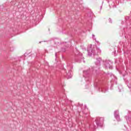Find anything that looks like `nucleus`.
Wrapping results in <instances>:
<instances>
[{
  "label": "nucleus",
  "mask_w": 131,
  "mask_h": 131,
  "mask_svg": "<svg viewBox=\"0 0 131 131\" xmlns=\"http://www.w3.org/2000/svg\"><path fill=\"white\" fill-rule=\"evenodd\" d=\"M101 119H102L103 120V121H104V118H101Z\"/></svg>",
  "instance_id": "f257e3e1"
},
{
  "label": "nucleus",
  "mask_w": 131,
  "mask_h": 131,
  "mask_svg": "<svg viewBox=\"0 0 131 131\" xmlns=\"http://www.w3.org/2000/svg\"><path fill=\"white\" fill-rule=\"evenodd\" d=\"M98 119H97V121H98Z\"/></svg>",
  "instance_id": "f03ea898"
}]
</instances>
